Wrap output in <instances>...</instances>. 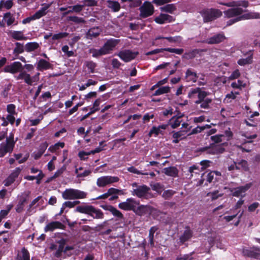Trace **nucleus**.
Wrapping results in <instances>:
<instances>
[{
    "label": "nucleus",
    "instance_id": "1",
    "mask_svg": "<svg viewBox=\"0 0 260 260\" xmlns=\"http://www.w3.org/2000/svg\"><path fill=\"white\" fill-rule=\"evenodd\" d=\"M23 66L20 62L15 61L5 66L4 68V71L6 73H10L13 74L19 73L18 75L16 77L17 80H24L25 83L29 85L37 84L39 80L40 73H37L35 75L30 76L25 71H23Z\"/></svg>",
    "mask_w": 260,
    "mask_h": 260
},
{
    "label": "nucleus",
    "instance_id": "2",
    "mask_svg": "<svg viewBox=\"0 0 260 260\" xmlns=\"http://www.w3.org/2000/svg\"><path fill=\"white\" fill-rule=\"evenodd\" d=\"M243 12L242 9L240 8H234L224 11L225 17L228 18L235 17L230 19L227 22L226 25L230 26L236 22L242 20L250 19H260V13L255 12H250L241 15Z\"/></svg>",
    "mask_w": 260,
    "mask_h": 260
},
{
    "label": "nucleus",
    "instance_id": "3",
    "mask_svg": "<svg viewBox=\"0 0 260 260\" xmlns=\"http://www.w3.org/2000/svg\"><path fill=\"white\" fill-rule=\"evenodd\" d=\"M75 211L81 213L89 215L93 218L102 219L104 217V214L101 210L96 209L91 205H84L78 206Z\"/></svg>",
    "mask_w": 260,
    "mask_h": 260
},
{
    "label": "nucleus",
    "instance_id": "4",
    "mask_svg": "<svg viewBox=\"0 0 260 260\" xmlns=\"http://www.w3.org/2000/svg\"><path fill=\"white\" fill-rule=\"evenodd\" d=\"M87 194L86 192L80 190L68 188L62 192V197L66 200L82 199L86 198Z\"/></svg>",
    "mask_w": 260,
    "mask_h": 260
},
{
    "label": "nucleus",
    "instance_id": "5",
    "mask_svg": "<svg viewBox=\"0 0 260 260\" xmlns=\"http://www.w3.org/2000/svg\"><path fill=\"white\" fill-rule=\"evenodd\" d=\"M42 6L43 7L37 11L34 15L23 19L22 20V23L24 24L29 23L32 21L39 19L41 17L46 15L48 12V9L49 8L51 5L43 4Z\"/></svg>",
    "mask_w": 260,
    "mask_h": 260
},
{
    "label": "nucleus",
    "instance_id": "6",
    "mask_svg": "<svg viewBox=\"0 0 260 260\" xmlns=\"http://www.w3.org/2000/svg\"><path fill=\"white\" fill-rule=\"evenodd\" d=\"M140 16L145 18L151 16L154 11L153 5L149 2H145L139 8Z\"/></svg>",
    "mask_w": 260,
    "mask_h": 260
},
{
    "label": "nucleus",
    "instance_id": "7",
    "mask_svg": "<svg viewBox=\"0 0 260 260\" xmlns=\"http://www.w3.org/2000/svg\"><path fill=\"white\" fill-rule=\"evenodd\" d=\"M119 180V179L117 176H103L97 179L96 185L99 187H104L117 182Z\"/></svg>",
    "mask_w": 260,
    "mask_h": 260
},
{
    "label": "nucleus",
    "instance_id": "8",
    "mask_svg": "<svg viewBox=\"0 0 260 260\" xmlns=\"http://www.w3.org/2000/svg\"><path fill=\"white\" fill-rule=\"evenodd\" d=\"M221 15V11L218 9L207 10L204 11L202 14L205 22L212 21Z\"/></svg>",
    "mask_w": 260,
    "mask_h": 260
},
{
    "label": "nucleus",
    "instance_id": "9",
    "mask_svg": "<svg viewBox=\"0 0 260 260\" xmlns=\"http://www.w3.org/2000/svg\"><path fill=\"white\" fill-rule=\"evenodd\" d=\"M138 54L137 51H132L129 50H124L120 51L117 55L121 59L125 62H129L135 58Z\"/></svg>",
    "mask_w": 260,
    "mask_h": 260
},
{
    "label": "nucleus",
    "instance_id": "10",
    "mask_svg": "<svg viewBox=\"0 0 260 260\" xmlns=\"http://www.w3.org/2000/svg\"><path fill=\"white\" fill-rule=\"evenodd\" d=\"M119 40L111 39L107 41L103 46L101 48L105 55L110 53L118 44Z\"/></svg>",
    "mask_w": 260,
    "mask_h": 260
},
{
    "label": "nucleus",
    "instance_id": "11",
    "mask_svg": "<svg viewBox=\"0 0 260 260\" xmlns=\"http://www.w3.org/2000/svg\"><path fill=\"white\" fill-rule=\"evenodd\" d=\"M14 146V142L10 140H7L5 143H3L0 145V157H3L7 152L13 151Z\"/></svg>",
    "mask_w": 260,
    "mask_h": 260
},
{
    "label": "nucleus",
    "instance_id": "12",
    "mask_svg": "<svg viewBox=\"0 0 260 260\" xmlns=\"http://www.w3.org/2000/svg\"><path fill=\"white\" fill-rule=\"evenodd\" d=\"M21 172V169L19 167L14 170L9 176L4 180L5 186H9L14 182L15 179L18 177Z\"/></svg>",
    "mask_w": 260,
    "mask_h": 260
},
{
    "label": "nucleus",
    "instance_id": "13",
    "mask_svg": "<svg viewBox=\"0 0 260 260\" xmlns=\"http://www.w3.org/2000/svg\"><path fill=\"white\" fill-rule=\"evenodd\" d=\"M156 212V210L149 206L141 205L137 209V214L139 215H154V214Z\"/></svg>",
    "mask_w": 260,
    "mask_h": 260
},
{
    "label": "nucleus",
    "instance_id": "14",
    "mask_svg": "<svg viewBox=\"0 0 260 260\" xmlns=\"http://www.w3.org/2000/svg\"><path fill=\"white\" fill-rule=\"evenodd\" d=\"M7 111L9 113L6 117V119L9 122L13 125L15 120V116L17 115L16 112V106L14 104H9L7 106Z\"/></svg>",
    "mask_w": 260,
    "mask_h": 260
},
{
    "label": "nucleus",
    "instance_id": "15",
    "mask_svg": "<svg viewBox=\"0 0 260 260\" xmlns=\"http://www.w3.org/2000/svg\"><path fill=\"white\" fill-rule=\"evenodd\" d=\"M252 185V183H248L244 186L235 188L232 190L233 196L237 197H244L245 192L251 187Z\"/></svg>",
    "mask_w": 260,
    "mask_h": 260
},
{
    "label": "nucleus",
    "instance_id": "16",
    "mask_svg": "<svg viewBox=\"0 0 260 260\" xmlns=\"http://www.w3.org/2000/svg\"><path fill=\"white\" fill-rule=\"evenodd\" d=\"M136 203L133 199H128L125 202L119 204L118 207L124 210H131L134 209L136 207Z\"/></svg>",
    "mask_w": 260,
    "mask_h": 260
},
{
    "label": "nucleus",
    "instance_id": "17",
    "mask_svg": "<svg viewBox=\"0 0 260 260\" xmlns=\"http://www.w3.org/2000/svg\"><path fill=\"white\" fill-rule=\"evenodd\" d=\"M150 188L146 185L139 186L137 188L134 189L133 192L134 195H136L139 198L144 197L147 194Z\"/></svg>",
    "mask_w": 260,
    "mask_h": 260
},
{
    "label": "nucleus",
    "instance_id": "18",
    "mask_svg": "<svg viewBox=\"0 0 260 260\" xmlns=\"http://www.w3.org/2000/svg\"><path fill=\"white\" fill-rule=\"evenodd\" d=\"M173 21V17L166 14H160L155 18V21L158 24H164L171 22Z\"/></svg>",
    "mask_w": 260,
    "mask_h": 260
},
{
    "label": "nucleus",
    "instance_id": "19",
    "mask_svg": "<svg viewBox=\"0 0 260 260\" xmlns=\"http://www.w3.org/2000/svg\"><path fill=\"white\" fill-rule=\"evenodd\" d=\"M167 124L153 126L149 133V136L151 137L153 135L155 137H156L159 134H163V131L167 128Z\"/></svg>",
    "mask_w": 260,
    "mask_h": 260
},
{
    "label": "nucleus",
    "instance_id": "20",
    "mask_svg": "<svg viewBox=\"0 0 260 260\" xmlns=\"http://www.w3.org/2000/svg\"><path fill=\"white\" fill-rule=\"evenodd\" d=\"M225 39V37L223 34H219L207 39L206 42L209 44H218L223 41Z\"/></svg>",
    "mask_w": 260,
    "mask_h": 260
},
{
    "label": "nucleus",
    "instance_id": "21",
    "mask_svg": "<svg viewBox=\"0 0 260 260\" xmlns=\"http://www.w3.org/2000/svg\"><path fill=\"white\" fill-rule=\"evenodd\" d=\"M219 4L226 6L228 7H237L242 6L244 8H247L248 6L249 3L246 1H240L238 2H232L227 3H219Z\"/></svg>",
    "mask_w": 260,
    "mask_h": 260
},
{
    "label": "nucleus",
    "instance_id": "22",
    "mask_svg": "<svg viewBox=\"0 0 260 260\" xmlns=\"http://www.w3.org/2000/svg\"><path fill=\"white\" fill-rule=\"evenodd\" d=\"M62 224L59 221H53L48 223L45 227L44 231L47 232L48 231H53L56 229H60Z\"/></svg>",
    "mask_w": 260,
    "mask_h": 260
},
{
    "label": "nucleus",
    "instance_id": "23",
    "mask_svg": "<svg viewBox=\"0 0 260 260\" xmlns=\"http://www.w3.org/2000/svg\"><path fill=\"white\" fill-rule=\"evenodd\" d=\"M107 6L109 9H111L114 12H118L120 9V5L117 1H113L112 0H108L106 2Z\"/></svg>",
    "mask_w": 260,
    "mask_h": 260
},
{
    "label": "nucleus",
    "instance_id": "24",
    "mask_svg": "<svg viewBox=\"0 0 260 260\" xmlns=\"http://www.w3.org/2000/svg\"><path fill=\"white\" fill-rule=\"evenodd\" d=\"M101 31V29L99 27H92L88 31L86 34L87 38L91 39L92 38L96 37Z\"/></svg>",
    "mask_w": 260,
    "mask_h": 260
},
{
    "label": "nucleus",
    "instance_id": "25",
    "mask_svg": "<svg viewBox=\"0 0 260 260\" xmlns=\"http://www.w3.org/2000/svg\"><path fill=\"white\" fill-rule=\"evenodd\" d=\"M192 232L188 228H186L183 234L180 237V242L181 244L188 240L192 237Z\"/></svg>",
    "mask_w": 260,
    "mask_h": 260
},
{
    "label": "nucleus",
    "instance_id": "26",
    "mask_svg": "<svg viewBox=\"0 0 260 260\" xmlns=\"http://www.w3.org/2000/svg\"><path fill=\"white\" fill-rule=\"evenodd\" d=\"M65 144L64 142H57L55 143L54 145L50 146L48 150L50 151L52 153H55L57 154L60 149L63 148L64 147Z\"/></svg>",
    "mask_w": 260,
    "mask_h": 260
},
{
    "label": "nucleus",
    "instance_id": "27",
    "mask_svg": "<svg viewBox=\"0 0 260 260\" xmlns=\"http://www.w3.org/2000/svg\"><path fill=\"white\" fill-rule=\"evenodd\" d=\"M186 79L187 81L196 82L198 76L196 72L191 69H188L186 72Z\"/></svg>",
    "mask_w": 260,
    "mask_h": 260
},
{
    "label": "nucleus",
    "instance_id": "28",
    "mask_svg": "<svg viewBox=\"0 0 260 260\" xmlns=\"http://www.w3.org/2000/svg\"><path fill=\"white\" fill-rule=\"evenodd\" d=\"M181 122V117H173L168 122V125H170L172 128L178 127Z\"/></svg>",
    "mask_w": 260,
    "mask_h": 260
},
{
    "label": "nucleus",
    "instance_id": "29",
    "mask_svg": "<svg viewBox=\"0 0 260 260\" xmlns=\"http://www.w3.org/2000/svg\"><path fill=\"white\" fill-rule=\"evenodd\" d=\"M48 146V144L46 142L41 144L40 145V149L37 152H35L33 153L34 157L35 159H39L44 153L45 150Z\"/></svg>",
    "mask_w": 260,
    "mask_h": 260
},
{
    "label": "nucleus",
    "instance_id": "30",
    "mask_svg": "<svg viewBox=\"0 0 260 260\" xmlns=\"http://www.w3.org/2000/svg\"><path fill=\"white\" fill-rule=\"evenodd\" d=\"M51 67V64L47 61L41 59L38 63L37 68L39 70H46Z\"/></svg>",
    "mask_w": 260,
    "mask_h": 260
},
{
    "label": "nucleus",
    "instance_id": "31",
    "mask_svg": "<svg viewBox=\"0 0 260 260\" xmlns=\"http://www.w3.org/2000/svg\"><path fill=\"white\" fill-rule=\"evenodd\" d=\"M11 37L16 40H26L27 38L25 37L21 31H13L11 32Z\"/></svg>",
    "mask_w": 260,
    "mask_h": 260
},
{
    "label": "nucleus",
    "instance_id": "32",
    "mask_svg": "<svg viewBox=\"0 0 260 260\" xmlns=\"http://www.w3.org/2000/svg\"><path fill=\"white\" fill-rule=\"evenodd\" d=\"M164 172L168 176L176 177L178 174L177 169L174 167L166 168L164 169Z\"/></svg>",
    "mask_w": 260,
    "mask_h": 260
},
{
    "label": "nucleus",
    "instance_id": "33",
    "mask_svg": "<svg viewBox=\"0 0 260 260\" xmlns=\"http://www.w3.org/2000/svg\"><path fill=\"white\" fill-rule=\"evenodd\" d=\"M13 6V2L12 0L1 1H0V11L3 9L9 10Z\"/></svg>",
    "mask_w": 260,
    "mask_h": 260
},
{
    "label": "nucleus",
    "instance_id": "34",
    "mask_svg": "<svg viewBox=\"0 0 260 260\" xmlns=\"http://www.w3.org/2000/svg\"><path fill=\"white\" fill-rule=\"evenodd\" d=\"M84 66L87 69L89 73H93L95 72V69L97 64L93 61H86L84 63Z\"/></svg>",
    "mask_w": 260,
    "mask_h": 260
},
{
    "label": "nucleus",
    "instance_id": "35",
    "mask_svg": "<svg viewBox=\"0 0 260 260\" xmlns=\"http://www.w3.org/2000/svg\"><path fill=\"white\" fill-rule=\"evenodd\" d=\"M68 35V34L66 32H59L56 34L53 35L50 40H49V42L51 43H53V42L55 40H60L62 38H66Z\"/></svg>",
    "mask_w": 260,
    "mask_h": 260
},
{
    "label": "nucleus",
    "instance_id": "36",
    "mask_svg": "<svg viewBox=\"0 0 260 260\" xmlns=\"http://www.w3.org/2000/svg\"><path fill=\"white\" fill-rule=\"evenodd\" d=\"M39 47V44L37 42H29L26 44L25 49L27 52L33 51Z\"/></svg>",
    "mask_w": 260,
    "mask_h": 260
},
{
    "label": "nucleus",
    "instance_id": "37",
    "mask_svg": "<svg viewBox=\"0 0 260 260\" xmlns=\"http://www.w3.org/2000/svg\"><path fill=\"white\" fill-rule=\"evenodd\" d=\"M246 85L245 81L242 80H238L237 81L233 82L231 84V86L234 88L241 89L245 87Z\"/></svg>",
    "mask_w": 260,
    "mask_h": 260
},
{
    "label": "nucleus",
    "instance_id": "38",
    "mask_svg": "<svg viewBox=\"0 0 260 260\" xmlns=\"http://www.w3.org/2000/svg\"><path fill=\"white\" fill-rule=\"evenodd\" d=\"M170 91V87L168 86H163L157 89L154 93V95H159L164 93H169Z\"/></svg>",
    "mask_w": 260,
    "mask_h": 260
},
{
    "label": "nucleus",
    "instance_id": "39",
    "mask_svg": "<svg viewBox=\"0 0 260 260\" xmlns=\"http://www.w3.org/2000/svg\"><path fill=\"white\" fill-rule=\"evenodd\" d=\"M207 95L208 93L207 92L199 88V90L198 93V100L195 101V103L196 104H199V103L201 102V101L205 100Z\"/></svg>",
    "mask_w": 260,
    "mask_h": 260
},
{
    "label": "nucleus",
    "instance_id": "40",
    "mask_svg": "<svg viewBox=\"0 0 260 260\" xmlns=\"http://www.w3.org/2000/svg\"><path fill=\"white\" fill-rule=\"evenodd\" d=\"M248 170V167L246 161L241 160V161L237 162V170L247 171Z\"/></svg>",
    "mask_w": 260,
    "mask_h": 260
},
{
    "label": "nucleus",
    "instance_id": "41",
    "mask_svg": "<svg viewBox=\"0 0 260 260\" xmlns=\"http://www.w3.org/2000/svg\"><path fill=\"white\" fill-rule=\"evenodd\" d=\"M4 19L8 25H11L15 21L14 17L9 12L6 13L4 14Z\"/></svg>",
    "mask_w": 260,
    "mask_h": 260
},
{
    "label": "nucleus",
    "instance_id": "42",
    "mask_svg": "<svg viewBox=\"0 0 260 260\" xmlns=\"http://www.w3.org/2000/svg\"><path fill=\"white\" fill-rule=\"evenodd\" d=\"M89 52L92 54V57L95 58L105 55L101 48L99 49L94 48L90 49Z\"/></svg>",
    "mask_w": 260,
    "mask_h": 260
},
{
    "label": "nucleus",
    "instance_id": "43",
    "mask_svg": "<svg viewBox=\"0 0 260 260\" xmlns=\"http://www.w3.org/2000/svg\"><path fill=\"white\" fill-rule=\"evenodd\" d=\"M252 62V55L251 54L246 58H241L238 60V63L240 66L251 64Z\"/></svg>",
    "mask_w": 260,
    "mask_h": 260
},
{
    "label": "nucleus",
    "instance_id": "44",
    "mask_svg": "<svg viewBox=\"0 0 260 260\" xmlns=\"http://www.w3.org/2000/svg\"><path fill=\"white\" fill-rule=\"evenodd\" d=\"M160 9L161 11L172 13L176 10V7L174 4H172L161 7Z\"/></svg>",
    "mask_w": 260,
    "mask_h": 260
},
{
    "label": "nucleus",
    "instance_id": "45",
    "mask_svg": "<svg viewBox=\"0 0 260 260\" xmlns=\"http://www.w3.org/2000/svg\"><path fill=\"white\" fill-rule=\"evenodd\" d=\"M26 201V200L25 198L23 197L20 199L16 207V211L17 212L20 213L22 211Z\"/></svg>",
    "mask_w": 260,
    "mask_h": 260
},
{
    "label": "nucleus",
    "instance_id": "46",
    "mask_svg": "<svg viewBox=\"0 0 260 260\" xmlns=\"http://www.w3.org/2000/svg\"><path fill=\"white\" fill-rule=\"evenodd\" d=\"M220 173L217 171H212L209 173L207 175V181L210 183L213 181L215 176H220Z\"/></svg>",
    "mask_w": 260,
    "mask_h": 260
},
{
    "label": "nucleus",
    "instance_id": "47",
    "mask_svg": "<svg viewBox=\"0 0 260 260\" xmlns=\"http://www.w3.org/2000/svg\"><path fill=\"white\" fill-rule=\"evenodd\" d=\"M107 209L118 218H122L123 217L121 213L113 207L110 206L107 208Z\"/></svg>",
    "mask_w": 260,
    "mask_h": 260
},
{
    "label": "nucleus",
    "instance_id": "48",
    "mask_svg": "<svg viewBox=\"0 0 260 260\" xmlns=\"http://www.w3.org/2000/svg\"><path fill=\"white\" fill-rule=\"evenodd\" d=\"M243 253L244 255L250 256V257H254L257 258H260V255L254 252L251 250L248 249H244L243 251Z\"/></svg>",
    "mask_w": 260,
    "mask_h": 260
},
{
    "label": "nucleus",
    "instance_id": "49",
    "mask_svg": "<svg viewBox=\"0 0 260 260\" xmlns=\"http://www.w3.org/2000/svg\"><path fill=\"white\" fill-rule=\"evenodd\" d=\"M199 90V87H196L195 88H191L188 93V97L190 99H194L198 96V93Z\"/></svg>",
    "mask_w": 260,
    "mask_h": 260
},
{
    "label": "nucleus",
    "instance_id": "50",
    "mask_svg": "<svg viewBox=\"0 0 260 260\" xmlns=\"http://www.w3.org/2000/svg\"><path fill=\"white\" fill-rule=\"evenodd\" d=\"M223 193H219L218 190L208 193L207 196L210 197L212 200H215L223 195Z\"/></svg>",
    "mask_w": 260,
    "mask_h": 260
},
{
    "label": "nucleus",
    "instance_id": "51",
    "mask_svg": "<svg viewBox=\"0 0 260 260\" xmlns=\"http://www.w3.org/2000/svg\"><path fill=\"white\" fill-rule=\"evenodd\" d=\"M13 206L12 204L8 205L7 206V209L2 210L0 212V218L2 220L6 216L8 215L11 209L13 208Z\"/></svg>",
    "mask_w": 260,
    "mask_h": 260
},
{
    "label": "nucleus",
    "instance_id": "52",
    "mask_svg": "<svg viewBox=\"0 0 260 260\" xmlns=\"http://www.w3.org/2000/svg\"><path fill=\"white\" fill-rule=\"evenodd\" d=\"M211 100L209 98H206L203 101H201L199 103L200 104V107L201 108L207 109L209 107V104L211 103Z\"/></svg>",
    "mask_w": 260,
    "mask_h": 260
},
{
    "label": "nucleus",
    "instance_id": "53",
    "mask_svg": "<svg viewBox=\"0 0 260 260\" xmlns=\"http://www.w3.org/2000/svg\"><path fill=\"white\" fill-rule=\"evenodd\" d=\"M80 203V201H75L73 202L71 201H66L63 203V207L66 208H72L74 207L76 205L79 204Z\"/></svg>",
    "mask_w": 260,
    "mask_h": 260
},
{
    "label": "nucleus",
    "instance_id": "54",
    "mask_svg": "<svg viewBox=\"0 0 260 260\" xmlns=\"http://www.w3.org/2000/svg\"><path fill=\"white\" fill-rule=\"evenodd\" d=\"M15 45L16 47L14 49V53L17 54L22 53L24 51L23 45L18 42H17Z\"/></svg>",
    "mask_w": 260,
    "mask_h": 260
},
{
    "label": "nucleus",
    "instance_id": "55",
    "mask_svg": "<svg viewBox=\"0 0 260 260\" xmlns=\"http://www.w3.org/2000/svg\"><path fill=\"white\" fill-rule=\"evenodd\" d=\"M105 95H103L102 97H100L98 99H97L94 102L93 104V107L91 108H94V109H97V111L99 110V106L101 104V103L104 101V97Z\"/></svg>",
    "mask_w": 260,
    "mask_h": 260
},
{
    "label": "nucleus",
    "instance_id": "56",
    "mask_svg": "<svg viewBox=\"0 0 260 260\" xmlns=\"http://www.w3.org/2000/svg\"><path fill=\"white\" fill-rule=\"evenodd\" d=\"M127 171L131 173L139 174V175H147L148 174L147 173H143L141 171L138 170L137 169H136L134 167H130L127 168Z\"/></svg>",
    "mask_w": 260,
    "mask_h": 260
},
{
    "label": "nucleus",
    "instance_id": "57",
    "mask_svg": "<svg viewBox=\"0 0 260 260\" xmlns=\"http://www.w3.org/2000/svg\"><path fill=\"white\" fill-rule=\"evenodd\" d=\"M164 51H168L171 53H174L176 54H181L183 52V49H175V48H164Z\"/></svg>",
    "mask_w": 260,
    "mask_h": 260
},
{
    "label": "nucleus",
    "instance_id": "58",
    "mask_svg": "<svg viewBox=\"0 0 260 260\" xmlns=\"http://www.w3.org/2000/svg\"><path fill=\"white\" fill-rule=\"evenodd\" d=\"M84 6H95L97 5V1L95 0H84L83 1Z\"/></svg>",
    "mask_w": 260,
    "mask_h": 260
},
{
    "label": "nucleus",
    "instance_id": "59",
    "mask_svg": "<svg viewBox=\"0 0 260 260\" xmlns=\"http://www.w3.org/2000/svg\"><path fill=\"white\" fill-rule=\"evenodd\" d=\"M239 94L238 92H233L232 91L231 93L228 94L226 95L225 98L224 99V101H226L227 103L229 102V99H235L236 98L237 95Z\"/></svg>",
    "mask_w": 260,
    "mask_h": 260
},
{
    "label": "nucleus",
    "instance_id": "60",
    "mask_svg": "<svg viewBox=\"0 0 260 260\" xmlns=\"http://www.w3.org/2000/svg\"><path fill=\"white\" fill-rule=\"evenodd\" d=\"M174 193V191L172 190H167L163 192L162 196L165 199H167L172 197Z\"/></svg>",
    "mask_w": 260,
    "mask_h": 260
},
{
    "label": "nucleus",
    "instance_id": "61",
    "mask_svg": "<svg viewBox=\"0 0 260 260\" xmlns=\"http://www.w3.org/2000/svg\"><path fill=\"white\" fill-rule=\"evenodd\" d=\"M224 138V136L222 135H216V136L211 137V139H212V141L216 143L221 142L223 141V139Z\"/></svg>",
    "mask_w": 260,
    "mask_h": 260
},
{
    "label": "nucleus",
    "instance_id": "62",
    "mask_svg": "<svg viewBox=\"0 0 260 260\" xmlns=\"http://www.w3.org/2000/svg\"><path fill=\"white\" fill-rule=\"evenodd\" d=\"M90 155L89 151L85 152L84 151H80L78 153V156L81 160H86L87 159V156Z\"/></svg>",
    "mask_w": 260,
    "mask_h": 260
},
{
    "label": "nucleus",
    "instance_id": "63",
    "mask_svg": "<svg viewBox=\"0 0 260 260\" xmlns=\"http://www.w3.org/2000/svg\"><path fill=\"white\" fill-rule=\"evenodd\" d=\"M84 7L83 5H76L72 7H70V9H72V11L75 13H79L81 12Z\"/></svg>",
    "mask_w": 260,
    "mask_h": 260
},
{
    "label": "nucleus",
    "instance_id": "64",
    "mask_svg": "<svg viewBox=\"0 0 260 260\" xmlns=\"http://www.w3.org/2000/svg\"><path fill=\"white\" fill-rule=\"evenodd\" d=\"M154 117V114L151 113H147L145 114L143 117V120L144 123H146L149 121L150 119H152Z\"/></svg>",
    "mask_w": 260,
    "mask_h": 260
}]
</instances>
